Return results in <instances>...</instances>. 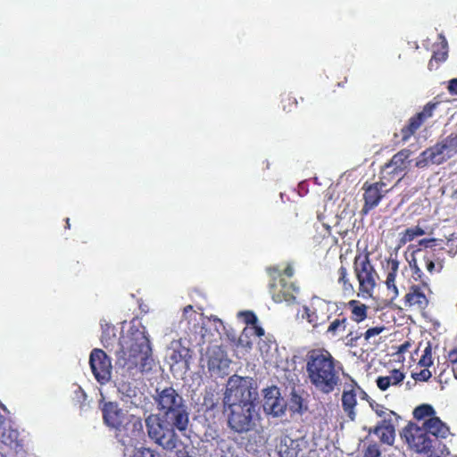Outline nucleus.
<instances>
[{
	"label": "nucleus",
	"mask_w": 457,
	"mask_h": 457,
	"mask_svg": "<svg viewBox=\"0 0 457 457\" xmlns=\"http://www.w3.org/2000/svg\"><path fill=\"white\" fill-rule=\"evenodd\" d=\"M158 413L145 419L149 437L165 450L178 445L176 430L184 433L189 425V411L183 396L172 386L156 388L154 396Z\"/></svg>",
	"instance_id": "f257e3e1"
},
{
	"label": "nucleus",
	"mask_w": 457,
	"mask_h": 457,
	"mask_svg": "<svg viewBox=\"0 0 457 457\" xmlns=\"http://www.w3.org/2000/svg\"><path fill=\"white\" fill-rule=\"evenodd\" d=\"M307 378L312 386L323 394L332 393L341 383V364L325 348L307 352L305 359Z\"/></svg>",
	"instance_id": "f03ea898"
},
{
	"label": "nucleus",
	"mask_w": 457,
	"mask_h": 457,
	"mask_svg": "<svg viewBox=\"0 0 457 457\" xmlns=\"http://www.w3.org/2000/svg\"><path fill=\"white\" fill-rule=\"evenodd\" d=\"M119 345L117 358L123 368L140 373L152 370V348L145 331L130 328L126 336L119 339Z\"/></svg>",
	"instance_id": "7ed1b4c3"
},
{
	"label": "nucleus",
	"mask_w": 457,
	"mask_h": 457,
	"mask_svg": "<svg viewBox=\"0 0 457 457\" xmlns=\"http://www.w3.org/2000/svg\"><path fill=\"white\" fill-rule=\"evenodd\" d=\"M104 423L115 432L116 437L137 438L143 434L142 419L120 407L116 402L101 404Z\"/></svg>",
	"instance_id": "20e7f679"
},
{
	"label": "nucleus",
	"mask_w": 457,
	"mask_h": 457,
	"mask_svg": "<svg viewBox=\"0 0 457 457\" xmlns=\"http://www.w3.org/2000/svg\"><path fill=\"white\" fill-rule=\"evenodd\" d=\"M370 253L367 250L359 251L353 259V273L358 281V295L363 298L371 297L379 276L370 261Z\"/></svg>",
	"instance_id": "39448f33"
},
{
	"label": "nucleus",
	"mask_w": 457,
	"mask_h": 457,
	"mask_svg": "<svg viewBox=\"0 0 457 457\" xmlns=\"http://www.w3.org/2000/svg\"><path fill=\"white\" fill-rule=\"evenodd\" d=\"M257 388L250 377L232 375L228 378L223 397V404H244L255 403Z\"/></svg>",
	"instance_id": "423d86ee"
},
{
	"label": "nucleus",
	"mask_w": 457,
	"mask_h": 457,
	"mask_svg": "<svg viewBox=\"0 0 457 457\" xmlns=\"http://www.w3.org/2000/svg\"><path fill=\"white\" fill-rule=\"evenodd\" d=\"M457 154V133H451L418 156L415 166L425 169L429 164L440 165Z\"/></svg>",
	"instance_id": "0eeeda50"
},
{
	"label": "nucleus",
	"mask_w": 457,
	"mask_h": 457,
	"mask_svg": "<svg viewBox=\"0 0 457 457\" xmlns=\"http://www.w3.org/2000/svg\"><path fill=\"white\" fill-rule=\"evenodd\" d=\"M224 411L228 413V425L233 431L242 434L253 429L255 403L224 405Z\"/></svg>",
	"instance_id": "6e6552de"
},
{
	"label": "nucleus",
	"mask_w": 457,
	"mask_h": 457,
	"mask_svg": "<svg viewBox=\"0 0 457 457\" xmlns=\"http://www.w3.org/2000/svg\"><path fill=\"white\" fill-rule=\"evenodd\" d=\"M268 271L273 279V282L270 285V293L272 300L277 303L283 302L287 303H295L298 287L293 282L287 281V278L282 277L278 269L270 268Z\"/></svg>",
	"instance_id": "1a4fd4ad"
},
{
	"label": "nucleus",
	"mask_w": 457,
	"mask_h": 457,
	"mask_svg": "<svg viewBox=\"0 0 457 457\" xmlns=\"http://www.w3.org/2000/svg\"><path fill=\"white\" fill-rule=\"evenodd\" d=\"M406 442L411 448L420 453H432L436 448V440L430 437L422 427L408 424L403 431Z\"/></svg>",
	"instance_id": "9d476101"
},
{
	"label": "nucleus",
	"mask_w": 457,
	"mask_h": 457,
	"mask_svg": "<svg viewBox=\"0 0 457 457\" xmlns=\"http://www.w3.org/2000/svg\"><path fill=\"white\" fill-rule=\"evenodd\" d=\"M332 303L318 296L312 298L310 306H303L302 319L306 320L313 328H317L328 321L332 316Z\"/></svg>",
	"instance_id": "9b49d317"
},
{
	"label": "nucleus",
	"mask_w": 457,
	"mask_h": 457,
	"mask_svg": "<svg viewBox=\"0 0 457 457\" xmlns=\"http://www.w3.org/2000/svg\"><path fill=\"white\" fill-rule=\"evenodd\" d=\"M431 295L429 283L413 284L409 287L403 303L406 309L423 312L429 305Z\"/></svg>",
	"instance_id": "f8f14e48"
},
{
	"label": "nucleus",
	"mask_w": 457,
	"mask_h": 457,
	"mask_svg": "<svg viewBox=\"0 0 457 457\" xmlns=\"http://www.w3.org/2000/svg\"><path fill=\"white\" fill-rule=\"evenodd\" d=\"M439 105V102H428L424 105L422 110L411 116L407 123L401 129L400 134L402 142H408L411 137L427 122V120L434 116V112Z\"/></svg>",
	"instance_id": "ddd939ff"
},
{
	"label": "nucleus",
	"mask_w": 457,
	"mask_h": 457,
	"mask_svg": "<svg viewBox=\"0 0 457 457\" xmlns=\"http://www.w3.org/2000/svg\"><path fill=\"white\" fill-rule=\"evenodd\" d=\"M89 364L96 379L100 384H105L111 378L112 362L102 349H94L89 356Z\"/></svg>",
	"instance_id": "4468645a"
},
{
	"label": "nucleus",
	"mask_w": 457,
	"mask_h": 457,
	"mask_svg": "<svg viewBox=\"0 0 457 457\" xmlns=\"http://www.w3.org/2000/svg\"><path fill=\"white\" fill-rule=\"evenodd\" d=\"M386 187V183L384 181H378L371 184L366 182L363 184L362 196L364 204L361 208V213L363 215L368 214L379 204L380 201L385 196V194L387 192V189H385Z\"/></svg>",
	"instance_id": "2eb2a0df"
},
{
	"label": "nucleus",
	"mask_w": 457,
	"mask_h": 457,
	"mask_svg": "<svg viewBox=\"0 0 457 457\" xmlns=\"http://www.w3.org/2000/svg\"><path fill=\"white\" fill-rule=\"evenodd\" d=\"M263 410L274 417L282 416L287 410V402L281 397L279 389L273 386L263 390Z\"/></svg>",
	"instance_id": "dca6fc26"
},
{
	"label": "nucleus",
	"mask_w": 457,
	"mask_h": 457,
	"mask_svg": "<svg viewBox=\"0 0 457 457\" xmlns=\"http://www.w3.org/2000/svg\"><path fill=\"white\" fill-rule=\"evenodd\" d=\"M207 366L210 371H221L228 367L229 360L220 345L208 347L206 352Z\"/></svg>",
	"instance_id": "f3484780"
},
{
	"label": "nucleus",
	"mask_w": 457,
	"mask_h": 457,
	"mask_svg": "<svg viewBox=\"0 0 457 457\" xmlns=\"http://www.w3.org/2000/svg\"><path fill=\"white\" fill-rule=\"evenodd\" d=\"M422 428L426 430V432L433 436V439L436 440V444L438 439H445L450 433V429L448 426L444 423L438 417H431L426 420L422 425Z\"/></svg>",
	"instance_id": "a211bd4d"
},
{
	"label": "nucleus",
	"mask_w": 457,
	"mask_h": 457,
	"mask_svg": "<svg viewBox=\"0 0 457 457\" xmlns=\"http://www.w3.org/2000/svg\"><path fill=\"white\" fill-rule=\"evenodd\" d=\"M386 268L388 270V272L386 274L385 283L391 295V299L394 300L399 295L398 287L395 284V279L399 270V261L396 258L387 259Z\"/></svg>",
	"instance_id": "6ab92c4d"
},
{
	"label": "nucleus",
	"mask_w": 457,
	"mask_h": 457,
	"mask_svg": "<svg viewBox=\"0 0 457 457\" xmlns=\"http://www.w3.org/2000/svg\"><path fill=\"white\" fill-rule=\"evenodd\" d=\"M422 262L430 274L439 273L444 268V258L436 250H424Z\"/></svg>",
	"instance_id": "aec40b11"
},
{
	"label": "nucleus",
	"mask_w": 457,
	"mask_h": 457,
	"mask_svg": "<svg viewBox=\"0 0 457 457\" xmlns=\"http://www.w3.org/2000/svg\"><path fill=\"white\" fill-rule=\"evenodd\" d=\"M371 432H373L382 443L388 445H393L395 441V428L390 423H386V420L374 428L370 429V433Z\"/></svg>",
	"instance_id": "412c9836"
},
{
	"label": "nucleus",
	"mask_w": 457,
	"mask_h": 457,
	"mask_svg": "<svg viewBox=\"0 0 457 457\" xmlns=\"http://www.w3.org/2000/svg\"><path fill=\"white\" fill-rule=\"evenodd\" d=\"M346 307L350 310V318L353 321L361 323L367 319L369 307L359 300H350Z\"/></svg>",
	"instance_id": "4be33fe9"
},
{
	"label": "nucleus",
	"mask_w": 457,
	"mask_h": 457,
	"mask_svg": "<svg viewBox=\"0 0 457 457\" xmlns=\"http://www.w3.org/2000/svg\"><path fill=\"white\" fill-rule=\"evenodd\" d=\"M405 375L400 370L394 369L390 371L388 376L378 377L377 378V386L382 390L386 391L390 386H396L403 381Z\"/></svg>",
	"instance_id": "5701e85b"
},
{
	"label": "nucleus",
	"mask_w": 457,
	"mask_h": 457,
	"mask_svg": "<svg viewBox=\"0 0 457 457\" xmlns=\"http://www.w3.org/2000/svg\"><path fill=\"white\" fill-rule=\"evenodd\" d=\"M357 404L356 394L353 389L344 391L342 395V407L347 417L351 420H354L356 412L355 406Z\"/></svg>",
	"instance_id": "b1692460"
},
{
	"label": "nucleus",
	"mask_w": 457,
	"mask_h": 457,
	"mask_svg": "<svg viewBox=\"0 0 457 457\" xmlns=\"http://www.w3.org/2000/svg\"><path fill=\"white\" fill-rule=\"evenodd\" d=\"M411 150L402 149L395 154L388 162L395 166V170L402 171L404 174L411 162Z\"/></svg>",
	"instance_id": "393cba45"
},
{
	"label": "nucleus",
	"mask_w": 457,
	"mask_h": 457,
	"mask_svg": "<svg viewBox=\"0 0 457 457\" xmlns=\"http://www.w3.org/2000/svg\"><path fill=\"white\" fill-rule=\"evenodd\" d=\"M337 283L341 287L345 295H353L355 293L354 287L351 282L348 270L345 266L341 265L337 270Z\"/></svg>",
	"instance_id": "a878e982"
},
{
	"label": "nucleus",
	"mask_w": 457,
	"mask_h": 457,
	"mask_svg": "<svg viewBox=\"0 0 457 457\" xmlns=\"http://www.w3.org/2000/svg\"><path fill=\"white\" fill-rule=\"evenodd\" d=\"M347 323V318L341 312L338 314L337 318L330 322L326 330V334L333 337H337L339 334L345 331Z\"/></svg>",
	"instance_id": "bb28decb"
},
{
	"label": "nucleus",
	"mask_w": 457,
	"mask_h": 457,
	"mask_svg": "<svg viewBox=\"0 0 457 457\" xmlns=\"http://www.w3.org/2000/svg\"><path fill=\"white\" fill-rule=\"evenodd\" d=\"M0 441L5 445L10 447H17L19 444V432L16 429L11 428L8 424L5 426L4 431L0 435Z\"/></svg>",
	"instance_id": "cd10ccee"
},
{
	"label": "nucleus",
	"mask_w": 457,
	"mask_h": 457,
	"mask_svg": "<svg viewBox=\"0 0 457 457\" xmlns=\"http://www.w3.org/2000/svg\"><path fill=\"white\" fill-rule=\"evenodd\" d=\"M403 173L395 170V166L386 162L380 170V181L391 182L399 176L403 177Z\"/></svg>",
	"instance_id": "c85d7f7f"
},
{
	"label": "nucleus",
	"mask_w": 457,
	"mask_h": 457,
	"mask_svg": "<svg viewBox=\"0 0 457 457\" xmlns=\"http://www.w3.org/2000/svg\"><path fill=\"white\" fill-rule=\"evenodd\" d=\"M414 254H412L411 260L409 261V265L412 271V278L419 283H429L428 278L422 272Z\"/></svg>",
	"instance_id": "c756f323"
},
{
	"label": "nucleus",
	"mask_w": 457,
	"mask_h": 457,
	"mask_svg": "<svg viewBox=\"0 0 457 457\" xmlns=\"http://www.w3.org/2000/svg\"><path fill=\"white\" fill-rule=\"evenodd\" d=\"M423 235H425V230L420 226L408 228L403 232L400 242L401 244L405 245L406 243L412 241L416 237Z\"/></svg>",
	"instance_id": "7c9ffc66"
},
{
	"label": "nucleus",
	"mask_w": 457,
	"mask_h": 457,
	"mask_svg": "<svg viewBox=\"0 0 457 457\" xmlns=\"http://www.w3.org/2000/svg\"><path fill=\"white\" fill-rule=\"evenodd\" d=\"M435 413L436 411L430 404L423 403L414 409L413 417L418 420H421L426 418L436 417Z\"/></svg>",
	"instance_id": "2f4dec72"
},
{
	"label": "nucleus",
	"mask_w": 457,
	"mask_h": 457,
	"mask_svg": "<svg viewBox=\"0 0 457 457\" xmlns=\"http://www.w3.org/2000/svg\"><path fill=\"white\" fill-rule=\"evenodd\" d=\"M118 391L124 397L131 399V398L137 396L138 389H137V387L136 386H134L130 382L120 381L118 384Z\"/></svg>",
	"instance_id": "473e14b6"
},
{
	"label": "nucleus",
	"mask_w": 457,
	"mask_h": 457,
	"mask_svg": "<svg viewBox=\"0 0 457 457\" xmlns=\"http://www.w3.org/2000/svg\"><path fill=\"white\" fill-rule=\"evenodd\" d=\"M447 43L445 41L437 49L433 51L432 58L429 61L428 66L431 69L433 62H443L447 59Z\"/></svg>",
	"instance_id": "72a5a7b5"
},
{
	"label": "nucleus",
	"mask_w": 457,
	"mask_h": 457,
	"mask_svg": "<svg viewBox=\"0 0 457 457\" xmlns=\"http://www.w3.org/2000/svg\"><path fill=\"white\" fill-rule=\"evenodd\" d=\"M433 363L434 361L432 358V345L430 342H427L418 364L423 368H429L430 366L433 365Z\"/></svg>",
	"instance_id": "f704fd0d"
},
{
	"label": "nucleus",
	"mask_w": 457,
	"mask_h": 457,
	"mask_svg": "<svg viewBox=\"0 0 457 457\" xmlns=\"http://www.w3.org/2000/svg\"><path fill=\"white\" fill-rule=\"evenodd\" d=\"M282 108L286 112H291L297 107V101L291 94H283L281 96Z\"/></svg>",
	"instance_id": "c9c22d12"
},
{
	"label": "nucleus",
	"mask_w": 457,
	"mask_h": 457,
	"mask_svg": "<svg viewBox=\"0 0 457 457\" xmlns=\"http://www.w3.org/2000/svg\"><path fill=\"white\" fill-rule=\"evenodd\" d=\"M441 242L442 240L441 239H436V238H424V239H420L419 241V246L420 248H418L416 251H414L413 253H416V254H422L423 253V250L421 247L425 248V250H427L428 248H429L430 250H433L432 248L436 245H437V242Z\"/></svg>",
	"instance_id": "e433bc0d"
},
{
	"label": "nucleus",
	"mask_w": 457,
	"mask_h": 457,
	"mask_svg": "<svg viewBox=\"0 0 457 457\" xmlns=\"http://www.w3.org/2000/svg\"><path fill=\"white\" fill-rule=\"evenodd\" d=\"M371 409L376 412L378 417H383L386 420V416L390 417L395 414L394 411H388L384 405L372 401L370 403Z\"/></svg>",
	"instance_id": "4c0bfd02"
},
{
	"label": "nucleus",
	"mask_w": 457,
	"mask_h": 457,
	"mask_svg": "<svg viewBox=\"0 0 457 457\" xmlns=\"http://www.w3.org/2000/svg\"><path fill=\"white\" fill-rule=\"evenodd\" d=\"M386 328L384 326L370 328L362 333V337H364V340L369 343L372 337L378 336Z\"/></svg>",
	"instance_id": "58836bf2"
},
{
	"label": "nucleus",
	"mask_w": 457,
	"mask_h": 457,
	"mask_svg": "<svg viewBox=\"0 0 457 457\" xmlns=\"http://www.w3.org/2000/svg\"><path fill=\"white\" fill-rule=\"evenodd\" d=\"M362 337V333L350 331L346 337L345 345L348 347H356L358 345V340Z\"/></svg>",
	"instance_id": "ea45409f"
},
{
	"label": "nucleus",
	"mask_w": 457,
	"mask_h": 457,
	"mask_svg": "<svg viewBox=\"0 0 457 457\" xmlns=\"http://www.w3.org/2000/svg\"><path fill=\"white\" fill-rule=\"evenodd\" d=\"M411 377H412L416 381H422V382H426V381L429 380V378L432 377V373H431V371L428 370V368H424V369H423V370H421L420 372L412 373Z\"/></svg>",
	"instance_id": "a19ab883"
},
{
	"label": "nucleus",
	"mask_w": 457,
	"mask_h": 457,
	"mask_svg": "<svg viewBox=\"0 0 457 457\" xmlns=\"http://www.w3.org/2000/svg\"><path fill=\"white\" fill-rule=\"evenodd\" d=\"M380 451L377 445H370L363 457H380Z\"/></svg>",
	"instance_id": "79ce46f5"
},
{
	"label": "nucleus",
	"mask_w": 457,
	"mask_h": 457,
	"mask_svg": "<svg viewBox=\"0 0 457 457\" xmlns=\"http://www.w3.org/2000/svg\"><path fill=\"white\" fill-rule=\"evenodd\" d=\"M115 334H113V338H111L106 332H103L101 342L106 349H109L110 346H112V341L115 340Z\"/></svg>",
	"instance_id": "37998d69"
},
{
	"label": "nucleus",
	"mask_w": 457,
	"mask_h": 457,
	"mask_svg": "<svg viewBox=\"0 0 457 457\" xmlns=\"http://www.w3.org/2000/svg\"><path fill=\"white\" fill-rule=\"evenodd\" d=\"M243 315L246 324L255 325L257 323L258 319L253 312H245Z\"/></svg>",
	"instance_id": "c03bdc74"
},
{
	"label": "nucleus",
	"mask_w": 457,
	"mask_h": 457,
	"mask_svg": "<svg viewBox=\"0 0 457 457\" xmlns=\"http://www.w3.org/2000/svg\"><path fill=\"white\" fill-rule=\"evenodd\" d=\"M447 90L451 95L457 96V78L448 81Z\"/></svg>",
	"instance_id": "a18cd8bd"
},
{
	"label": "nucleus",
	"mask_w": 457,
	"mask_h": 457,
	"mask_svg": "<svg viewBox=\"0 0 457 457\" xmlns=\"http://www.w3.org/2000/svg\"><path fill=\"white\" fill-rule=\"evenodd\" d=\"M138 453V457H155L154 453L149 448H142Z\"/></svg>",
	"instance_id": "49530a36"
},
{
	"label": "nucleus",
	"mask_w": 457,
	"mask_h": 457,
	"mask_svg": "<svg viewBox=\"0 0 457 457\" xmlns=\"http://www.w3.org/2000/svg\"><path fill=\"white\" fill-rule=\"evenodd\" d=\"M411 346V344L409 341H405L403 344L398 346L397 353L402 354L406 353Z\"/></svg>",
	"instance_id": "de8ad7c7"
},
{
	"label": "nucleus",
	"mask_w": 457,
	"mask_h": 457,
	"mask_svg": "<svg viewBox=\"0 0 457 457\" xmlns=\"http://www.w3.org/2000/svg\"><path fill=\"white\" fill-rule=\"evenodd\" d=\"M448 361L453 364L457 363V347L448 353Z\"/></svg>",
	"instance_id": "09e8293b"
},
{
	"label": "nucleus",
	"mask_w": 457,
	"mask_h": 457,
	"mask_svg": "<svg viewBox=\"0 0 457 457\" xmlns=\"http://www.w3.org/2000/svg\"><path fill=\"white\" fill-rule=\"evenodd\" d=\"M279 273L282 274V277L286 276L287 278H291L294 275V269L291 266H287L283 272L279 271Z\"/></svg>",
	"instance_id": "8fccbe9b"
},
{
	"label": "nucleus",
	"mask_w": 457,
	"mask_h": 457,
	"mask_svg": "<svg viewBox=\"0 0 457 457\" xmlns=\"http://www.w3.org/2000/svg\"><path fill=\"white\" fill-rule=\"evenodd\" d=\"M255 333L258 337H262L264 335V330L261 327H255Z\"/></svg>",
	"instance_id": "3c124183"
},
{
	"label": "nucleus",
	"mask_w": 457,
	"mask_h": 457,
	"mask_svg": "<svg viewBox=\"0 0 457 457\" xmlns=\"http://www.w3.org/2000/svg\"><path fill=\"white\" fill-rule=\"evenodd\" d=\"M294 398L297 402V403L299 404V408H301V397H299L298 395H295Z\"/></svg>",
	"instance_id": "603ef678"
},
{
	"label": "nucleus",
	"mask_w": 457,
	"mask_h": 457,
	"mask_svg": "<svg viewBox=\"0 0 457 457\" xmlns=\"http://www.w3.org/2000/svg\"><path fill=\"white\" fill-rule=\"evenodd\" d=\"M193 310V306L192 305H187L185 308H184V312H190Z\"/></svg>",
	"instance_id": "864d4df0"
},
{
	"label": "nucleus",
	"mask_w": 457,
	"mask_h": 457,
	"mask_svg": "<svg viewBox=\"0 0 457 457\" xmlns=\"http://www.w3.org/2000/svg\"><path fill=\"white\" fill-rule=\"evenodd\" d=\"M65 221H66V228H70V227H71L70 219L67 218Z\"/></svg>",
	"instance_id": "5fc2aeb1"
},
{
	"label": "nucleus",
	"mask_w": 457,
	"mask_h": 457,
	"mask_svg": "<svg viewBox=\"0 0 457 457\" xmlns=\"http://www.w3.org/2000/svg\"><path fill=\"white\" fill-rule=\"evenodd\" d=\"M0 457H4L3 453H0Z\"/></svg>",
	"instance_id": "6e6d98bb"
},
{
	"label": "nucleus",
	"mask_w": 457,
	"mask_h": 457,
	"mask_svg": "<svg viewBox=\"0 0 457 457\" xmlns=\"http://www.w3.org/2000/svg\"><path fill=\"white\" fill-rule=\"evenodd\" d=\"M454 194H455V196H456V198H457V190L455 191V193H454Z\"/></svg>",
	"instance_id": "4d7b16f0"
}]
</instances>
